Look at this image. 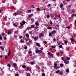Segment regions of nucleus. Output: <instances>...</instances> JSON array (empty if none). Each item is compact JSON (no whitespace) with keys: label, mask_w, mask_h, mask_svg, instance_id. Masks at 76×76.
I'll return each mask as SVG.
<instances>
[{"label":"nucleus","mask_w":76,"mask_h":76,"mask_svg":"<svg viewBox=\"0 0 76 76\" xmlns=\"http://www.w3.org/2000/svg\"><path fill=\"white\" fill-rule=\"evenodd\" d=\"M26 69H27V71H28V70H29V68H28V67H27L26 68Z\"/></svg>","instance_id":"774afa93"},{"label":"nucleus","mask_w":76,"mask_h":76,"mask_svg":"<svg viewBox=\"0 0 76 76\" xmlns=\"http://www.w3.org/2000/svg\"><path fill=\"white\" fill-rule=\"evenodd\" d=\"M70 40L72 42H75V39H74L73 38H70Z\"/></svg>","instance_id":"423d86ee"},{"label":"nucleus","mask_w":76,"mask_h":76,"mask_svg":"<svg viewBox=\"0 0 76 76\" xmlns=\"http://www.w3.org/2000/svg\"><path fill=\"white\" fill-rule=\"evenodd\" d=\"M18 31H15V34H18Z\"/></svg>","instance_id":"a18cd8bd"},{"label":"nucleus","mask_w":76,"mask_h":76,"mask_svg":"<svg viewBox=\"0 0 76 76\" xmlns=\"http://www.w3.org/2000/svg\"><path fill=\"white\" fill-rule=\"evenodd\" d=\"M51 33L52 34V35L55 34L56 33V31L55 30H53L51 32Z\"/></svg>","instance_id":"0eeeda50"},{"label":"nucleus","mask_w":76,"mask_h":76,"mask_svg":"<svg viewBox=\"0 0 76 76\" xmlns=\"http://www.w3.org/2000/svg\"><path fill=\"white\" fill-rule=\"evenodd\" d=\"M74 38H75L76 37V34H74Z\"/></svg>","instance_id":"6e6d98bb"},{"label":"nucleus","mask_w":76,"mask_h":76,"mask_svg":"<svg viewBox=\"0 0 76 76\" xmlns=\"http://www.w3.org/2000/svg\"><path fill=\"white\" fill-rule=\"evenodd\" d=\"M52 27H48V29H52Z\"/></svg>","instance_id":"c756f323"},{"label":"nucleus","mask_w":76,"mask_h":76,"mask_svg":"<svg viewBox=\"0 0 76 76\" xmlns=\"http://www.w3.org/2000/svg\"><path fill=\"white\" fill-rule=\"evenodd\" d=\"M13 25L14 26H15V27H16H16H18V26L17 25H16V24H15V23H14L13 24Z\"/></svg>","instance_id":"cd10ccee"},{"label":"nucleus","mask_w":76,"mask_h":76,"mask_svg":"<svg viewBox=\"0 0 76 76\" xmlns=\"http://www.w3.org/2000/svg\"><path fill=\"white\" fill-rule=\"evenodd\" d=\"M13 66L14 67H15V69L16 71H17L18 70V66H17V64L16 63L13 64Z\"/></svg>","instance_id":"f257e3e1"},{"label":"nucleus","mask_w":76,"mask_h":76,"mask_svg":"<svg viewBox=\"0 0 76 76\" xmlns=\"http://www.w3.org/2000/svg\"><path fill=\"white\" fill-rule=\"evenodd\" d=\"M29 34H32V31H29Z\"/></svg>","instance_id":"13d9d810"},{"label":"nucleus","mask_w":76,"mask_h":76,"mask_svg":"<svg viewBox=\"0 0 76 76\" xmlns=\"http://www.w3.org/2000/svg\"><path fill=\"white\" fill-rule=\"evenodd\" d=\"M32 16H33V14L29 15V17H31Z\"/></svg>","instance_id":"c03bdc74"},{"label":"nucleus","mask_w":76,"mask_h":76,"mask_svg":"<svg viewBox=\"0 0 76 76\" xmlns=\"http://www.w3.org/2000/svg\"><path fill=\"white\" fill-rule=\"evenodd\" d=\"M39 10V8H38L37 9V11H38V10Z\"/></svg>","instance_id":"338daca9"},{"label":"nucleus","mask_w":76,"mask_h":76,"mask_svg":"<svg viewBox=\"0 0 76 76\" xmlns=\"http://www.w3.org/2000/svg\"><path fill=\"white\" fill-rule=\"evenodd\" d=\"M4 39L5 40H6V39H7V38L6 37H4Z\"/></svg>","instance_id":"de8ad7c7"},{"label":"nucleus","mask_w":76,"mask_h":76,"mask_svg":"<svg viewBox=\"0 0 76 76\" xmlns=\"http://www.w3.org/2000/svg\"><path fill=\"white\" fill-rule=\"evenodd\" d=\"M66 72L67 73H69V70L67 69L66 70Z\"/></svg>","instance_id":"e433bc0d"},{"label":"nucleus","mask_w":76,"mask_h":76,"mask_svg":"<svg viewBox=\"0 0 76 76\" xmlns=\"http://www.w3.org/2000/svg\"><path fill=\"white\" fill-rule=\"evenodd\" d=\"M52 35H53V34H52V33H49V37H51V36H52Z\"/></svg>","instance_id":"b1692460"},{"label":"nucleus","mask_w":76,"mask_h":76,"mask_svg":"<svg viewBox=\"0 0 76 76\" xmlns=\"http://www.w3.org/2000/svg\"><path fill=\"white\" fill-rule=\"evenodd\" d=\"M27 48H28V47L27 46H25L24 47V49H25V50H26Z\"/></svg>","instance_id":"49530a36"},{"label":"nucleus","mask_w":76,"mask_h":76,"mask_svg":"<svg viewBox=\"0 0 76 76\" xmlns=\"http://www.w3.org/2000/svg\"><path fill=\"white\" fill-rule=\"evenodd\" d=\"M70 28V26H67L66 27V28H67L68 29H69Z\"/></svg>","instance_id":"3c124183"},{"label":"nucleus","mask_w":76,"mask_h":76,"mask_svg":"<svg viewBox=\"0 0 76 76\" xmlns=\"http://www.w3.org/2000/svg\"><path fill=\"white\" fill-rule=\"evenodd\" d=\"M61 59L62 60H63V61H64H64H65L66 60V58H62Z\"/></svg>","instance_id":"f3484780"},{"label":"nucleus","mask_w":76,"mask_h":76,"mask_svg":"<svg viewBox=\"0 0 76 76\" xmlns=\"http://www.w3.org/2000/svg\"><path fill=\"white\" fill-rule=\"evenodd\" d=\"M31 65H33V64H34V63L33 62H31Z\"/></svg>","instance_id":"2f4dec72"},{"label":"nucleus","mask_w":76,"mask_h":76,"mask_svg":"<svg viewBox=\"0 0 76 76\" xmlns=\"http://www.w3.org/2000/svg\"><path fill=\"white\" fill-rule=\"evenodd\" d=\"M59 72H60V70H58L56 72V73H59Z\"/></svg>","instance_id":"473e14b6"},{"label":"nucleus","mask_w":76,"mask_h":76,"mask_svg":"<svg viewBox=\"0 0 76 76\" xmlns=\"http://www.w3.org/2000/svg\"><path fill=\"white\" fill-rule=\"evenodd\" d=\"M47 17L48 18H50V15H47Z\"/></svg>","instance_id":"4d7b16f0"},{"label":"nucleus","mask_w":76,"mask_h":76,"mask_svg":"<svg viewBox=\"0 0 76 76\" xmlns=\"http://www.w3.org/2000/svg\"><path fill=\"white\" fill-rule=\"evenodd\" d=\"M48 55H49V56H50L51 57V58H53V54H52V53H51V52H48Z\"/></svg>","instance_id":"7ed1b4c3"},{"label":"nucleus","mask_w":76,"mask_h":76,"mask_svg":"<svg viewBox=\"0 0 76 76\" xmlns=\"http://www.w3.org/2000/svg\"><path fill=\"white\" fill-rule=\"evenodd\" d=\"M60 67H63V66H64V65H63V64H60Z\"/></svg>","instance_id":"72a5a7b5"},{"label":"nucleus","mask_w":76,"mask_h":76,"mask_svg":"<svg viewBox=\"0 0 76 76\" xmlns=\"http://www.w3.org/2000/svg\"><path fill=\"white\" fill-rule=\"evenodd\" d=\"M28 12H29L30 13H31V10H28Z\"/></svg>","instance_id":"69168bd1"},{"label":"nucleus","mask_w":76,"mask_h":76,"mask_svg":"<svg viewBox=\"0 0 76 76\" xmlns=\"http://www.w3.org/2000/svg\"><path fill=\"white\" fill-rule=\"evenodd\" d=\"M50 25H52L53 24V22H52V21H51V20H50Z\"/></svg>","instance_id":"7c9ffc66"},{"label":"nucleus","mask_w":76,"mask_h":76,"mask_svg":"<svg viewBox=\"0 0 76 76\" xmlns=\"http://www.w3.org/2000/svg\"><path fill=\"white\" fill-rule=\"evenodd\" d=\"M60 53L61 54H64V52H63V51H61V50H60Z\"/></svg>","instance_id":"f704fd0d"},{"label":"nucleus","mask_w":76,"mask_h":76,"mask_svg":"<svg viewBox=\"0 0 76 76\" xmlns=\"http://www.w3.org/2000/svg\"><path fill=\"white\" fill-rule=\"evenodd\" d=\"M42 76H45V73H43L42 74Z\"/></svg>","instance_id":"a19ab883"},{"label":"nucleus","mask_w":76,"mask_h":76,"mask_svg":"<svg viewBox=\"0 0 76 76\" xmlns=\"http://www.w3.org/2000/svg\"><path fill=\"white\" fill-rule=\"evenodd\" d=\"M76 20H75V21L74 22V25H76Z\"/></svg>","instance_id":"052dcab7"},{"label":"nucleus","mask_w":76,"mask_h":76,"mask_svg":"<svg viewBox=\"0 0 76 76\" xmlns=\"http://www.w3.org/2000/svg\"><path fill=\"white\" fill-rule=\"evenodd\" d=\"M19 38L20 39H21V38H22V36H19Z\"/></svg>","instance_id":"e2e57ef3"},{"label":"nucleus","mask_w":76,"mask_h":76,"mask_svg":"<svg viewBox=\"0 0 76 76\" xmlns=\"http://www.w3.org/2000/svg\"><path fill=\"white\" fill-rule=\"evenodd\" d=\"M26 76H31V74L29 73H27L26 74Z\"/></svg>","instance_id":"4be33fe9"},{"label":"nucleus","mask_w":76,"mask_h":76,"mask_svg":"<svg viewBox=\"0 0 76 76\" xmlns=\"http://www.w3.org/2000/svg\"><path fill=\"white\" fill-rule=\"evenodd\" d=\"M74 14H73L72 15L71 17H72V18H73V17H74Z\"/></svg>","instance_id":"0e129e2a"},{"label":"nucleus","mask_w":76,"mask_h":76,"mask_svg":"<svg viewBox=\"0 0 76 76\" xmlns=\"http://www.w3.org/2000/svg\"><path fill=\"white\" fill-rule=\"evenodd\" d=\"M44 44H47V41H44Z\"/></svg>","instance_id":"bf43d9fd"},{"label":"nucleus","mask_w":76,"mask_h":76,"mask_svg":"<svg viewBox=\"0 0 76 76\" xmlns=\"http://www.w3.org/2000/svg\"><path fill=\"white\" fill-rule=\"evenodd\" d=\"M15 76H19V74L17 73L15 75Z\"/></svg>","instance_id":"ea45409f"},{"label":"nucleus","mask_w":76,"mask_h":76,"mask_svg":"<svg viewBox=\"0 0 76 76\" xmlns=\"http://www.w3.org/2000/svg\"><path fill=\"white\" fill-rule=\"evenodd\" d=\"M23 12V10H21V11H18L17 12V13H14V15L15 16H16V15H19V14H20L21 13H22Z\"/></svg>","instance_id":"f03ea898"},{"label":"nucleus","mask_w":76,"mask_h":76,"mask_svg":"<svg viewBox=\"0 0 76 76\" xmlns=\"http://www.w3.org/2000/svg\"><path fill=\"white\" fill-rule=\"evenodd\" d=\"M0 40H2V37H1V34H0Z\"/></svg>","instance_id":"c85d7f7f"},{"label":"nucleus","mask_w":76,"mask_h":76,"mask_svg":"<svg viewBox=\"0 0 76 76\" xmlns=\"http://www.w3.org/2000/svg\"><path fill=\"white\" fill-rule=\"evenodd\" d=\"M10 53H11L10 49L9 51L8 54V56H10Z\"/></svg>","instance_id":"2eb2a0df"},{"label":"nucleus","mask_w":76,"mask_h":76,"mask_svg":"<svg viewBox=\"0 0 76 76\" xmlns=\"http://www.w3.org/2000/svg\"><path fill=\"white\" fill-rule=\"evenodd\" d=\"M64 63L66 64H69V61H67L66 60L64 61Z\"/></svg>","instance_id":"39448f33"},{"label":"nucleus","mask_w":76,"mask_h":76,"mask_svg":"<svg viewBox=\"0 0 76 76\" xmlns=\"http://www.w3.org/2000/svg\"><path fill=\"white\" fill-rule=\"evenodd\" d=\"M22 23H23V24H24V25H25V23H26V22H25V21H22Z\"/></svg>","instance_id":"4c0bfd02"},{"label":"nucleus","mask_w":76,"mask_h":76,"mask_svg":"<svg viewBox=\"0 0 76 76\" xmlns=\"http://www.w3.org/2000/svg\"><path fill=\"white\" fill-rule=\"evenodd\" d=\"M66 58L67 60H70V58L69 57H66Z\"/></svg>","instance_id":"6ab92c4d"},{"label":"nucleus","mask_w":76,"mask_h":76,"mask_svg":"<svg viewBox=\"0 0 76 76\" xmlns=\"http://www.w3.org/2000/svg\"><path fill=\"white\" fill-rule=\"evenodd\" d=\"M64 43L65 44H67V41L66 40L64 42Z\"/></svg>","instance_id":"c9c22d12"},{"label":"nucleus","mask_w":76,"mask_h":76,"mask_svg":"<svg viewBox=\"0 0 76 76\" xmlns=\"http://www.w3.org/2000/svg\"><path fill=\"white\" fill-rule=\"evenodd\" d=\"M35 52L36 53H38L39 52V50H36Z\"/></svg>","instance_id":"a878e982"},{"label":"nucleus","mask_w":76,"mask_h":76,"mask_svg":"<svg viewBox=\"0 0 76 76\" xmlns=\"http://www.w3.org/2000/svg\"><path fill=\"white\" fill-rule=\"evenodd\" d=\"M0 48H1V49H2V50H4V48H3V47H2V46H1Z\"/></svg>","instance_id":"8fccbe9b"},{"label":"nucleus","mask_w":76,"mask_h":76,"mask_svg":"<svg viewBox=\"0 0 76 76\" xmlns=\"http://www.w3.org/2000/svg\"><path fill=\"white\" fill-rule=\"evenodd\" d=\"M63 72H60L59 73L60 75H63Z\"/></svg>","instance_id":"79ce46f5"},{"label":"nucleus","mask_w":76,"mask_h":76,"mask_svg":"<svg viewBox=\"0 0 76 76\" xmlns=\"http://www.w3.org/2000/svg\"><path fill=\"white\" fill-rule=\"evenodd\" d=\"M7 66H8V67H9V68H10V67H11V65H10V64H8L7 65Z\"/></svg>","instance_id":"a211bd4d"},{"label":"nucleus","mask_w":76,"mask_h":76,"mask_svg":"<svg viewBox=\"0 0 76 76\" xmlns=\"http://www.w3.org/2000/svg\"><path fill=\"white\" fill-rule=\"evenodd\" d=\"M20 41H21V43H23V42H24V41H23V42L22 41V39H21Z\"/></svg>","instance_id":"09e8293b"},{"label":"nucleus","mask_w":76,"mask_h":76,"mask_svg":"<svg viewBox=\"0 0 76 76\" xmlns=\"http://www.w3.org/2000/svg\"><path fill=\"white\" fill-rule=\"evenodd\" d=\"M17 0H14L13 3L14 4H16V2H17Z\"/></svg>","instance_id":"ddd939ff"},{"label":"nucleus","mask_w":76,"mask_h":76,"mask_svg":"<svg viewBox=\"0 0 76 76\" xmlns=\"http://www.w3.org/2000/svg\"><path fill=\"white\" fill-rule=\"evenodd\" d=\"M39 35L40 37H44V34L42 33H40Z\"/></svg>","instance_id":"6e6552de"},{"label":"nucleus","mask_w":76,"mask_h":76,"mask_svg":"<svg viewBox=\"0 0 76 76\" xmlns=\"http://www.w3.org/2000/svg\"><path fill=\"white\" fill-rule=\"evenodd\" d=\"M28 53L29 54H32V51L30 50L28 51Z\"/></svg>","instance_id":"bb28decb"},{"label":"nucleus","mask_w":76,"mask_h":76,"mask_svg":"<svg viewBox=\"0 0 76 76\" xmlns=\"http://www.w3.org/2000/svg\"><path fill=\"white\" fill-rule=\"evenodd\" d=\"M30 28H31H31H35V26L34 25H32L31 26Z\"/></svg>","instance_id":"dca6fc26"},{"label":"nucleus","mask_w":76,"mask_h":76,"mask_svg":"<svg viewBox=\"0 0 76 76\" xmlns=\"http://www.w3.org/2000/svg\"><path fill=\"white\" fill-rule=\"evenodd\" d=\"M20 25H21V26H23V24H22V23H20Z\"/></svg>","instance_id":"680f3d73"},{"label":"nucleus","mask_w":76,"mask_h":76,"mask_svg":"<svg viewBox=\"0 0 76 76\" xmlns=\"http://www.w3.org/2000/svg\"><path fill=\"white\" fill-rule=\"evenodd\" d=\"M36 45H37V47H40V46H41L38 43H36Z\"/></svg>","instance_id":"412c9836"},{"label":"nucleus","mask_w":76,"mask_h":76,"mask_svg":"<svg viewBox=\"0 0 76 76\" xmlns=\"http://www.w3.org/2000/svg\"><path fill=\"white\" fill-rule=\"evenodd\" d=\"M56 55L57 56H59V53H56Z\"/></svg>","instance_id":"864d4df0"},{"label":"nucleus","mask_w":76,"mask_h":76,"mask_svg":"<svg viewBox=\"0 0 76 76\" xmlns=\"http://www.w3.org/2000/svg\"><path fill=\"white\" fill-rule=\"evenodd\" d=\"M22 67H23V68L24 69H25V68H26V66L24 65H22Z\"/></svg>","instance_id":"5701e85b"},{"label":"nucleus","mask_w":76,"mask_h":76,"mask_svg":"<svg viewBox=\"0 0 76 76\" xmlns=\"http://www.w3.org/2000/svg\"><path fill=\"white\" fill-rule=\"evenodd\" d=\"M60 8H62L63 7V4H61L60 5Z\"/></svg>","instance_id":"9b49d317"},{"label":"nucleus","mask_w":76,"mask_h":76,"mask_svg":"<svg viewBox=\"0 0 76 76\" xmlns=\"http://www.w3.org/2000/svg\"><path fill=\"white\" fill-rule=\"evenodd\" d=\"M52 48H56V46H51Z\"/></svg>","instance_id":"58836bf2"},{"label":"nucleus","mask_w":76,"mask_h":76,"mask_svg":"<svg viewBox=\"0 0 76 76\" xmlns=\"http://www.w3.org/2000/svg\"><path fill=\"white\" fill-rule=\"evenodd\" d=\"M11 33H12V31L10 30H8L7 34L8 35H10V34Z\"/></svg>","instance_id":"1a4fd4ad"},{"label":"nucleus","mask_w":76,"mask_h":76,"mask_svg":"<svg viewBox=\"0 0 76 76\" xmlns=\"http://www.w3.org/2000/svg\"><path fill=\"white\" fill-rule=\"evenodd\" d=\"M57 17L58 18H59L60 17V15L59 14H58L57 15Z\"/></svg>","instance_id":"5fc2aeb1"},{"label":"nucleus","mask_w":76,"mask_h":76,"mask_svg":"<svg viewBox=\"0 0 76 76\" xmlns=\"http://www.w3.org/2000/svg\"><path fill=\"white\" fill-rule=\"evenodd\" d=\"M26 37H27V38H28V37H29V34L27 33L26 34Z\"/></svg>","instance_id":"393cba45"},{"label":"nucleus","mask_w":76,"mask_h":76,"mask_svg":"<svg viewBox=\"0 0 76 76\" xmlns=\"http://www.w3.org/2000/svg\"><path fill=\"white\" fill-rule=\"evenodd\" d=\"M31 29V27H28L27 28V29L26 30V31H28V30H29V29Z\"/></svg>","instance_id":"4468645a"},{"label":"nucleus","mask_w":76,"mask_h":76,"mask_svg":"<svg viewBox=\"0 0 76 76\" xmlns=\"http://www.w3.org/2000/svg\"><path fill=\"white\" fill-rule=\"evenodd\" d=\"M39 23L38 22H37L35 23V25L36 26H39Z\"/></svg>","instance_id":"f8f14e48"},{"label":"nucleus","mask_w":76,"mask_h":76,"mask_svg":"<svg viewBox=\"0 0 76 76\" xmlns=\"http://www.w3.org/2000/svg\"><path fill=\"white\" fill-rule=\"evenodd\" d=\"M38 37H35L34 38V41H37V40H38Z\"/></svg>","instance_id":"9d476101"},{"label":"nucleus","mask_w":76,"mask_h":76,"mask_svg":"<svg viewBox=\"0 0 76 76\" xmlns=\"http://www.w3.org/2000/svg\"><path fill=\"white\" fill-rule=\"evenodd\" d=\"M42 53V50H39V54H41Z\"/></svg>","instance_id":"aec40b11"},{"label":"nucleus","mask_w":76,"mask_h":76,"mask_svg":"<svg viewBox=\"0 0 76 76\" xmlns=\"http://www.w3.org/2000/svg\"><path fill=\"white\" fill-rule=\"evenodd\" d=\"M53 40L54 41H56V38H54L53 39Z\"/></svg>","instance_id":"603ef678"},{"label":"nucleus","mask_w":76,"mask_h":76,"mask_svg":"<svg viewBox=\"0 0 76 76\" xmlns=\"http://www.w3.org/2000/svg\"><path fill=\"white\" fill-rule=\"evenodd\" d=\"M59 48H62L63 46H62V45H60L59 46Z\"/></svg>","instance_id":"37998d69"},{"label":"nucleus","mask_w":76,"mask_h":76,"mask_svg":"<svg viewBox=\"0 0 76 76\" xmlns=\"http://www.w3.org/2000/svg\"><path fill=\"white\" fill-rule=\"evenodd\" d=\"M54 68L55 69H57L58 68V66H57V64L55 63L54 64Z\"/></svg>","instance_id":"20e7f679"}]
</instances>
